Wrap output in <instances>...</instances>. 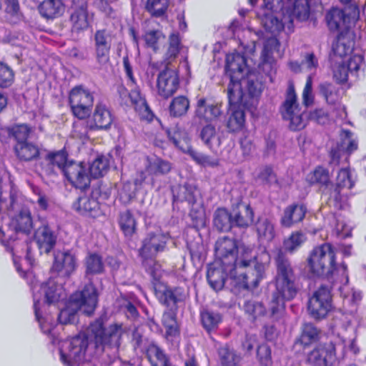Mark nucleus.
<instances>
[{
	"label": "nucleus",
	"mask_w": 366,
	"mask_h": 366,
	"mask_svg": "<svg viewBox=\"0 0 366 366\" xmlns=\"http://www.w3.org/2000/svg\"><path fill=\"white\" fill-rule=\"evenodd\" d=\"M47 303L52 304L66 298V293L62 286V282L55 281L51 277L41 286Z\"/></svg>",
	"instance_id": "29"
},
{
	"label": "nucleus",
	"mask_w": 366,
	"mask_h": 366,
	"mask_svg": "<svg viewBox=\"0 0 366 366\" xmlns=\"http://www.w3.org/2000/svg\"><path fill=\"white\" fill-rule=\"evenodd\" d=\"M341 144L331 149L330 162V164L337 166L340 164V159L346 152L348 154L357 149V141L354 134L349 130H342L341 134Z\"/></svg>",
	"instance_id": "17"
},
{
	"label": "nucleus",
	"mask_w": 366,
	"mask_h": 366,
	"mask_svg": "<svg viewBox=\"0 0 366 366\" xmlns=\"http://www.w3.org/2000/svg\"><path fill=\"white\" fill-rule=\"evenodd\" d=\"M172 164L167 160L159 157L148 159L147 171L152 175H164L168 174L172 169Z\"/></svg>",
	"instance_id": "45"
},
{
	"label": "nucleus",
	"mask_w": 366,
	"mask_h": 366,
	"mask_svg": "<svg viewBox=\"0 0 366 366\" xmlns=\"http://www.w3.org/2000/svg\"><path fill=\"white\" fill-rule=\"evenodd\" d=\"M125 331L122 323H114L104 328L103 320L99 318L90 324L87 335L80 333L63 343L59 350L61 362L67 365L80 364L89 346V338L98 352L106 348L117 349Z\"/></svg>",
	"instance_id": "1"
},
{
	"label": "nucleus",
	"mask_w": 366,
	"mask_h": 366,
	"mask_svg": "<svg viewBox=\"0 0 366 366\" xmlns=\"http://www.w3.org/2000/svg\"><path fill=\"white\" fill-rule=\"evenodd\" d=\"M168 137L175 147L182 151H186L187 147L189 146V138L184 131L180 130L179 128L175 127L168 131Z\"/></svg>",
	"instance_id": "58"
},
{
	"label": "nucleus",
	"mask_w": 366,
	"mask_h": 366,
	"mask_svg": "<svg viewBox=\"0 0 366 366\" xmlns=\"http://www.w3.org/2000/svg\"><path fill=\"white\" fill-rule=\"evenodd\" d=\"M119 224L124 234L131 237L137 230V222L132 213L126 210L120 212L119 216Z\"/></svg>",
	"instance_id": "44"
},
{
	"label": "nucleus",
	"mask_w": 366,
	"mask_h": 366,
	"mask_svg": "<svg viewBox=\"0 0 366 366\" xmlns=\"http://www.w3.org/2000/svg\"><path fill=\"white\" fill-rule=\"evenodd\" d=\"M110 158L108 156L99 155L89 168L90 176L94 178L103 177L109 171Z\"/></svg>",
	"instance_id": "46"
},
{
	"label": "nucleus",
	"mask_w": 366,
	"mask_h": 366,
	"mask_svg": "<svg viewBox=\"0 0 366 366\" xmlns=\"http://www.w3.org/2000/svg\"><path fill=\"white\" fill-rule=\"evenodd\" d=\"M320 93L328 104L335 106L339 102L338 89L331 83L323 82L319 86Z\"/></svg>",
	"instance_id": "56"
},
{
	"label": "nucleus",
	"mask_w": 366,
	"mask_h": 366,
	"mask_svg": "<svg viewBox=\"0 0 366 366\" xmlns=\"http://www.w3.org/2000/svg\"><path fill=\"white\" fill-rule=\"evenodd\" d=\"M307 181L311 184L327 185L330 183L329 172L322 167H317L312 172L308 174Z\"/></svg>",
	"instance_id": "61"
},
{
	"label": "nucleus",
	"mask_w": 366,
	"mask_h": 366,
	"mask_svg": "<svg viewBox=\"0 0 366 366\" xmlns=\"http://www.w3.org/2000/svg\"><path fill=\"white\" fill-rule=\"evenodd\" d=\"M255 228L259 238L263 240L269 242L274 237V225L267 217H262L258 218L255 224Z\"/></svg>",
	"instance_id": "47"
},
{
	"label": "nucleus",
	"mask_w": 366,
	"mask_h": 366,
	"mask_svg": "<svg viewBox=\"0 0 366 366\" xmlns=\"http://www.w3.org/2000/svg\"><path fill=\"white\" fill-rule=\"evenodd\" d=\"M31 132V128L25 124L1 129V134H5L9 137L13 138L16 142V144L28 141Z\"/></svg>",
	"instance_id": "38"
},
{
	"label": "nucleus",
	"mask_w": 366,
	"mask_h": 366,
	"mask_svg": "<svg viewBox=\"0 0 366 366\" xmlns=\"http://www.w3.org/2000/svg\"><path fill=\"white\" fill-rule=\"evenodd\" d=\"M227 97L229 107L247 106L249 101L244 92L239 80L229 81L227 86Z\"/></svg>",
	"instance_id": "28"
},
{
	"label": "nucleus",
	"mask_w": 366,
	"mask_h": 366,
	"mask_svg": "<svg viewBox=\"0 0 366 366\" xmlns=\"http://www.w3.org/2000/svg\"><path fill=\"white\" fill-rule=\"evenodd\" d=\"M113 122V117L106 105L97 104L92 115L90 129L92 130H107Z\"/></svg>",
	"instance_id": "25"
},
{
	"label": "nucleus",
	"mask_w": 366,
	"mask_h": 366,
	"mask_svg": "<svg viewBox=\"0 0 366 366\" xmlns=\"http://www.w3.org/2000/svg\"><path fill=\"white\" fill-rule=\"evenodd\" d=\"M279 47L280 42L274 37L268 38L264 41L261 54L262 64L263 66L271 67L272 54L274 51L279 52Z\"/></svg>",
	"instance_id": "48"
},
{
	"label": "nucleus",
	"mask_w": 366,
	"mask_h": 366,
	"mask_svg": "<svg viewBox=\"0 0 366 366\" xmlns=\"http://www.w3.org/2000/svg\"><path fill=\"white\" fill-rule=\"evenodd\" d=\"M69 102L73 114L79 119H84L92 112L94 94L83 86H76L69 92Z\"/></svg>",
	"instance_id": "7"
},
{
	"label": "nucleus",
	"mask_w": 366,
	"mask_h": 366,
	"mask_svg": "<svg viewBox=\"0 0 366 366\" xmlns=\"http://www.w3.org/2000/svg\"><path fill=\"white\" fill-rule=\"evenodd\" d=\"M242 87L247 94V99L257 97L262 92V83L258 79L257 75L254 72H249L246 77L239 79Z\"/></svg>",
	"instance_id": "34"
},
{
	"label": "nucleus",
	"mask_w": 366,
	"mask_h": 366,
	"mask_svg": "<svg viewBox=\"0 0 366 366\" xmlns=\"http://www.w3.org/2000/svg\"><path fill=\"white\" fill-rule=\"evenodd\" d=\"M145 8L152 16L160 17L167 9V0H147Z\"/></svg>",
	"instance_id": "63"
},
{
	"label": "nucleus",
	"mask_w": 366,
	"mask_h": 366,
	"mask_svg": "<svg viewBox=\"0 0 366 366\" xmlns=\"http://www.w3.org/2000/svg\"><path fill=\"white\" fill-rule=\"evenodd\" d=\"M307 267L314 277H335L337 281L341 277V282H349L347 265H335V252L329 243L315 247L307 259Z\"/></svg>",
	"instance_id": "4"
},
{
	"label": "nucleus",
	"mask_w": 366,
	"mask_h": 366,
	"mask_svg": "<svg viewBox=\"0 0 366 366\" xmlns=\"http://www.w3.org/2000/svg\"><path fill=\"white\" fill-rule=\"evenodd\" d=\"M326 20L331 31H340L344 34L349 31L351 24V16L345 11L338 8H332L326 15Z\"/></svg>",
	"instance_id": "21"
},
{
	"label": "nucleus",
	"mask_w": 366,
	"mask_h": 366,
	"mask_svg": "<svg viewBox=\"0 0 366 366\" xmlns=\"http://www.w3.org/2000/svg\"><path fill=\"white\" fill-rule=\"evenodd\" d=\"M245 69L246 60L243 55L233 53L227 56L225 71L231 81L239 80L242 78Z\"/></svg>",
	"instance_id": "22"
},
{
	"label": "nucleus",
	"mask_w": 366,
	"mask_h": 366,
	"mask_svg": "<svg viewBox=\"0 0 366 366\" xmlns=\"http://www.w3.org/2000/svg\"><path fill=\"white\" fill-rule=\"evenodd\" d=\"M222 114L220 107L217 104L209 103L205 98H199L197 102L195 117L205 122H211Z\"/></svg>",
	"instance_id": "27"
},
{
	"label": "nucleus",
	"mask_w": 366,
	"mask_h": 366,
	"mask_svg": "<svg viewBox=\"0 0 366 366\" xmlns=\"http://www.w3.org/2000/svg\"><path fill=\"white\" fill-rule=\"evenodd\" d=\"M189 108V101L184 96H179L172 99L169 105V114L174 117L184 115Z\"/></svg>",
	"instance_id": "55"
},
{
	"label": "nucleus",
	"mask_w": 366,
	"mask_h": 366,
	"mask_svg": "<svg viewBox=\"0 0 366 366\" xmlns=\"http://www.w3.org/2000/svg\"><path fill=\"white\" fill-rule=\"evenodd\" d=\"M200 138L211 149L217 148L220 146V139L216 134L214 126H212V124H207L202 129Z\"/></svg>",
	"instance_id": "53"
},
{
	"label": "nucleus",
	"mask_w": 366,
	"mask_h": 366,
	"mask_svg": "<svg viewBox=\"0 0 366 366\" xmlns=\"http://www.w3.org/2000/svg\"><path fill=\"white\" fill-rule=\"evenodd\" d=\"M14 153L19 161L31 162L36 159L40 154L37 144L31 142H24L14 146Z\"/></svg>",
	"instance_id": "30"
},
{
	"label": "nucleus",
	"mask_w": 366,
	"mask_h": 366,
	"mask_svg": "<svg viewBox=\"0 0 366 366\" xmlns=\"http://www.w3.org/2000/svg\"><path fill=\"white\" fill-rule=\"evenodd\" d=\"M320 330L312 323H305L301 327V335L295 342V347L299 346L307 347L319 340Z\"/></svg>",
	"instance_id": "31"
},
{
	"label": "nucleus",
	"mask_w": 366,
	"mask_h": 366,
	"mask_svg": "<svg viewBox=\"0 0 366 366\" xmlns=\"http://www.w3.org/2000/svg\"><path fill=\"white\" fill-rule=\"evenodd\" d=\"M355 184L348 167L342 168L337 173L336 182L334 187L341 189H351Z\"/></svg>",
	"instance_id": "62"
},
{
	"label": "nucleus",
	"mask_w": 366,
	"mask_h": 366,
	"mask_svg": "<svg viewBox=\"0 0 366 366\" xmlns=\"http://www.w3.org/2000/svg\"><path fill=\"white\" fill-rule=\"evenodd\" d=\"M310 6L308 0H295L291 14L287 16L288 24H292L294 19L305 21L309 19Z\"/></svg>",
	"instance_id": "36"
},
{
	"label": "nucleus",
	"mask_w": 366,
	"mask_h": 366,
	"mask_svg": "<svg viewBox=\"0 0 366 366\" xmlns=\"http://www.w3.org/2000/svg\"><path fill=\"white\" fill-rule=\"evenodd\" d=\"M129 103L134 107L140 119L147 121L152 120L153 114L138 87H135L131 90L129 98Z\"/></svg>",
	"instance_id": "26"
},
{
	"label": "nucleus",
	"mask_w": 366,
	"mask_h": 366,
	"mask_svg": "<svg viewBox=\"0 0 366 366\" xmlns=\"http://www.w3.org/2000/svg\"><path fill=\"white\" fill-rule=\"evenodd\" d=\"M277 274L276 290L270 300V311L272 316L282 311L285 302L293 300L300 290V284L294 269L287 254L281 249L275 251L274 257Z\"/></svg>",
	"instance_id": "2"
},
{
	"label": "nucleus",
	"mask_w": 366,
	"mask_h": 366,
	"mask_svg": "<svg viewBox=\"0 0 366 366\" xmlns=\"http://www.w3.org/2000/svg\"><path fill=\"white\" fill-rule=\"evenodd\" d=\"M329 204L337 209H343L347 206V195L344 189L332 187L330 190Z\"/></svg>",
	"instance_id": "52"
},
{
	"label": "nucleus",
	"mask_w": 366,
	"mask_h": 366,
	"mask_svg": "<svg viewBox=\"0 0 366 366\" xmlns=\"http://www.w3.org/2000/svg\"><path fill=\"white\" fill-rule=\"evenodd\" d=\"M282 117L285 119L290 120V127L292 130H300L305 127V121L302 117L297 104V97L293 88H290L287 98L282 106Z\"/></svg>",
	"instance_id": "11"
},
{
	"label": "nucleus",
	"mask_w": 366,
	"mask_h": 366,
	"mask_svg": "<svg viewBox=\"0 0 366 366\" xmlns=\"http://www.w3.org/2000/svg\"><path fill=\"white\" fill-rule=\"evenodd\" d=\"M94 48L96 61L101 66L107 64L110 59V51L113 42V36L107 29H99L94 36Z\"/></svg>",
	"instance_id": "13"
},
{
	"label": "nucleus",
	"mask_w": 366,
	"mask_h": 366,
	"mask_svg": "<svg viewBox=\"0 0 366 366\" xmlns=\"http://www.w3.org/2000/svg\"><path fill=\"white\" fill-rule=\"evenodd\" d=\"M63 174L70 184L77 189H85L90 185L91 176L89 168L83 162L71 160L67 163Z\"/></svg>",
	"instance_id": "12"
},
{
	"label": "nucleus",
	"mask_w": 366,
	"mask_h": 366,
	"mask_svg": "<svg viewBox=\"0 0 366 366\" xmlns=\"http://www.w3.org/2000/svg\"><path fill=\"white\" fill-rule=\"evenodd\" d=\"M147 357L152 366H168L167 355L154 343H151L147 347Z\"/></svg>",
	"instance_id": "43"
},
{
	"label": "nucleus",
	"mask_w": 366,
	"mask_h": 366,
	"mask_svg": "<svg viewBox=\"0 0 366 366\" xmlns=\"http://www.w3.org/2000/svg\"><path fill=\"white\" fill-rule=\"evenodd\" d=\"M335 358V347L332 342L320 345L307 356V362L315 366L332 365Z\"/></svg>",
	"instance_id": "18"
},
{
	"label": "nucleus",
	"mask_w": 366,
	"mask_h": 366,
	"mask_svg": "<svg viewBox=\"0 0 366 366\" xmlns=\"http://www.w3.org/2000/svg\"><path fill=\"white\" fill-rule=\"evenodd\" d=\"M167 237L161 233L150 232L142 241L139 254L144 260L154 257L166 247Z\"/></svg>",
	"instance_id": "16"
},
{
	"label": "nucleus",
	"mask_w": 366,
	"mask_h": 366,
	"mask_svg": "<svg viewBox=\"0 0 366 366\" xmlns=\"http://www.w3.org/2000/svg\"><path fill=\"white\" fill-rule=\"evenodd\" d=\"M179 78L176 70L167 67L157 76V92L164 99L172 97L178 89Z\"/></svg>",
	"instance_id": "15"
},
{
	"label": "nucleus",
	"mask_w": 366,
	"mask_h": 366,
	"mask_svg": "<svg viewBox=\"0 0 366 366\" xmlns=\"http://www.w3.org/2000/svg\"><path fill=\"white\" fill-rule=\"evenodd\" d=\"M353 36L351 31L340 34L336 43L332 46L334 54L342 58L351 54L355 45Z\"/></svg>",
	"instance_id": "32"
},
{
	"label": "nucleus",
	"mask_w": 366,
	"mask_h": 366,
	"mask_svg": "<svg viewBox=\"0 0 366 366\" xmlns=\"http://www.w3.org/2000/svg\"><path fill=\"white\" fill-rule=\"evenodd\" d=\"M35 239L41 253L48 254L56 244V235L48 224H43L36 230Z\"/></svg>",
	"instance_id": "24"
},
{
	"label": "nucleus",
	"mask_w": 366,
	"mask_h": 366,
	"mask_svg": "<svg viewBox=\"0 0 366 366\" xmlns=\"http://www.w3.org/2000/svg\"><path fill=\"white\" fill-rule=\"evenodd\" d=\"M201 317L202 325L207 331H210L217 327L221 321V316L219 313L210 311L203 312Z\"/></svg>",
	"instance_id": "64"
},
{
	"label": "nucleus",
	"mask_w": 366,
	"mask_h": 366,
	"mask_svg": "<svg viewBox=\"0 0 366 366\" xmlns=\"http://www.w3.org/2000/svg\"><path fill=\"white\" fill-rule=\"evenodd\" d=\"M17 214L14 215L10 221L9 227L16 234H30L34 229V222L31 211L26 207L16 209Z\"/></svg>",
	"instance_id": "20"
},
{
	"label": "nucleus",
	"mask_w": 366,
	"mask_h": 366,
	"mask_svg": "<svg viewBox=\"0 0 366 366\" xmlns=\"http://www.w3.org/2000/svg\"><path fill=\"white\" fill-rule=\"evenodd\" d=\"M77 267L76 257L71 251H58L54 253L51 272L59 278L68 279Z\"/></svg>",
	"instance_id": "14"
},
{
	"label": "nucleus",
	"mask_w": 366,
	"mask_h": 366,
	"mask_svg": "<svg viewBox=\"0 0 366 366\" xmlns=\"http://www.w3.org/2000/svg\"><path fill=\"white\" fill-rule=\"evenodd\" d=\"M197 192L195 185L189 183L179 185L173 189L174 199L180 202L186 201L189 204H194L196 202Z\"/></svg>",
	"instance_id": "37"
},
{
	"label": "nucleus",
	"mask_w": 366,
	"mask_h": 366,
	"mask_svg": "<svg viewBox=\"0 0 366 366\" xmlns=\"http://www.w3.org/2000/svg\"><path fill=\"white\" fill-rule=\"evenodd\" d=\"M39 9L41 16L46 19L56 18L64 11V6L61 0H44Z\"/></svg>",
	"instance_id": "35"
},
{
	"label": "nucleus",
	"mask_w": 366,
	"mask_h": 366,
	"mask_svg": "<svg viewBox=\"0 0 366 366\" xmlns=\"http://www.w3.org/2000/svg\"><path fill=\"white\" fill-rule=\"evenodd\" d=\"M70 20L73 24V28L76 30H83L89 26L86 3H82L78 8L74 9Z\"/></svg>",
	"instance_id": "42"
},
{
	"label": "nucleus",
	"mask_w": 366,
	"mask_h": 366,
	"mask_svg": "<svg viewBox=\"0 0 366 366\" xmlns=\"http://www.w3.org/2000/svg\"><path fill=\"white\" fill-rule=\"evenodd\" d=\"M213 223L219 231L228 232L233 227L232 215L225 208H218L214 212Z\"/></svg>",
	"instance_id": "39"
},
{
	"label": "nucleus",
	"mask_w": 366,
	"mask_h": 366,
	"mask_svg": "<svg viewBox=\"0 0 366 366\" xmlns=\"http://www.w3.org/2000/svg\"><path fill=\"white\" fill-rule=\"evenodd\" d=\"M242 308L252 321L260 319L267 313L264 304L254 300H244Z\"/></svg>",
	"instance_id": "40"
},
{
	"label": "nucleus",
	"mask_w": 366,
	"mask_h": 366,
	"mask_svg": "<svg viewBox=\"0 0 366 366\" xmlns=\"http://www.w3.org/2000/svg\"><path fill=\"white\" fill-rule=\"evenodd\" d=\"M74 206L81 214L86 215L98 208V202L94 198L82 196Z\"/></svg>",
	"instance_id": "60"
},
{
	"label": "nucleus",
	"mask_w": 366,
	"mask_h": 366,
	"mask_svg": "<svg viewBox=\"0 0 366 366\" xmlns=\"http://www.w3.org/2000/svg\"><path fill=\"white\" fill-rule=\"evenodd\" d=\"M154 293L159 301L167 307L162 315V322L166 328L167 336H176L179 334L177 322V304L185 299L184 290L180 287L171 289L159 283L154 286Z\"/></svg>",
	"instance_id": "5"
},
{
	"label": "nucleus",
	"mask_w": 366,
	"mask_h": 366,
	"mask_svg": "<svg viewBox=\"0 0 366 366\" xmlns=\"http://www.w3.org/2000/svg\"><path fill=\"white\" fill-rule=\"evenodd\" d=\"M306 236L304 233L300 231L292 232L290 236L284 240L283 248L285 251L280 248L286 254V252L293 254L297 251L302 244L305 242ZM277 248L274 252L277 249Z\"/></svg>",
	"instance_id": "49"
},
{
	"label": "nucleus",
	"mask_w": 366,
	"mask_h": 366,
	"mask_svg": "<svg viewBox=\"0 0 366 366\" xmlns=\"http://www.w3.org/2000/svg\"><path fill=\"white\" fill-rule=\"evenodd\" d=\"M165 36L159 30H151L144 35V40L146 45L157 51L161 44L164 42Z\"/></svg>",
	"instance_id": "59"
},
{
	"label": "nucleus",
	"mask_w": 366,
	"mask_h": 366,
	"mask_svg": "<svg viewBox=\"0 0 366 366\" xmlns=\"http://www.w3.org/2000/svg\"><path fill=\"white\" fill-rule=\"evenodd\" d=\"M182 44L181 39L177 32H173L169 36L168 46L165 53V59L167 64L171 63L178 56Z\"/></svg>",
	"instance_id": "50"
},
{
	"label": "nucleus",
	"mask_w": 366,
	"mask_h": 366,
	"mask_svg": "<svg viewBox=\"0 0 366 366\" xmlns=\"http://www.w3.org/2000/svg\"><path fill=\"white\" fill-rule=\"evenodd\" d=\"M70 161L67 152L63 149L49 152L41 162V172L47 177H56L59 173L64 174Z\"/></svg>",
	"instance_id": "10"
},
{
	"label": "nucleus",
	"mask_w": 366,
	"mask_h": 366,
	"mask_svg": "<svg viewBox=\"0 0 366 366\" xmlns=\"http://www.w3.org/2000/svg\"><path fill=\"white\" fill-rule=\"evenodd\" d=\"M239 262L234 267L239 275V284L244 289L253 290L265 277V265L269 262V254L265 249L256 252L252 247L245 245L239 247Z\"/></svg>",
	"instance_id": "3"
},
{
	"label": "nucleus",
	"mask_w": 366,
	"mask_h": 366,
	"mask_svg": "<svg viewBox=\"0 0 366 366\" xmlns=\"http://www.w3.org/2000/svg\"><path fill=\"white\" fill-rule=\"evenodd\" d=\"M239 210L232 216L233 227L246 228L254 220V212L249 204L240 203L238 205Z\"/></svg>",
	"instance_id": "33"
},
{
	"label": "nucleus",
	"mask_w": 366,
	"mask_h": 366,
	"mask_svg": "<svg viewBox=\"0 0 366 366\" xmlns=\"http://www.w3.org/2000/svg\"><path fill=\"white\" fill-rule=\"evenodd\" d=\"M97 304V289L92 283L89 282L81 291L71 295L68 305L59 312L58 320L63 325L74 323L78 310L90 315L94 312Z\"/></svg>",
	"instance_id": "6"
},
{
	"label": "nucleus",
	"mask_w": 366,
	"mask_h": 366,
	"mask_svg": "<svg viewBox=\"0 0 366 366\" xmlns=\"http://www.w3.org/2000/svg\"><path fill=\"white\" fill-rule=\"evenodd\" d=\"M307 213V207L303 204L295 203L288 205L284 209L280 219L282 227L290 228L302 222Z\"/></svg>",
	"instance_id": "23"
},
{
	"label": "nucleus",
	"mask_w": 366,
	"mask_h": 366,
	"mask_svg": "<svg viewBox=\"0 0 366 366\" xmlns=\"http://www.w3.org/2000/svg\"><path fill=\"white\" fill-rule=\"evenodd\" d=\"M246 107H230L232 113L227 125L230 132H237L243 127L245 122L244 108Z\"/></svg>",
	"instance_id": "41"
},
{
	"label": "nucleus",
	"mask_w": 366,
	"mask_h": 366,
	"mask_svg": "<svg viewBox=\"0 0 366 366\" xmlns=\"http://www.w3.org/2000/svg\"><path fill=\"white\" fill-rule=\"evenodd\" d=\"M227 276L236 277L237 272H234V267L230 270L226 269V265L217 264V261L214 264L208 267L207 278L211 287L214 290H220L223 288Z\"/></svg>",
	"instance_id": "19"
},
{
	"label": "nucleus",
	"mask_w": 366,
	"mask_h": 366,
	"mask_svg": "<svg viewBox=\"0 0 366 366\" xmlns=\"http://www.w3.org/2000/svg\"><path fill=\"white\" fill-rule=\"evenodd\" d=\"M287 23L288 19L286 16H284L282 20H280L272 14H266L262 19L264 29L272 34L282 31Z\"/></svg>",
	"instance_id": "54"
},
{
	"label": "nucleus",
	"mask_w": 366,
	"mask_h": 366,
	"mask_svg": "<svg viewBox=\"0 0 366 366\" xmlns=\"http://www.w3.org/2000/svg\"><path fill=\"white\" fill-rule=\"evenodd\" d=\"M218 355L222 366H236L241 360V357L234 350L227 347H220Z\"/></svg>",
	"instance_id": "57"
},
{
	"label": "nucleus",
	"mask_w": 366,
	"mask_h": 366,
	"mask_svg": "<svg viewBox=\"0 0 366 366\" xmlns=\"http://www.w3.org/2000/svg\"><path fill=\"white\" fill-rule=\"evenodd\" d=\"M215 257L217 264L226 265V269H232L237 264L239 255L237 256L238 247L237 242L233 238L222 237L217 239L215 244Z\"/></svg>",
	"instance_id": "8"
},
{
	"label": "nucleus",
	"mask_w": 366,
	"mask_h": 366,
	"mask_svg": "<svg viewBox=\"0 0 366 366\" xmlns=\"http://www.w3.org/2000/svg\"><path fill=\"white\" fill-rule=\"evenodd\" d=\"M332 309V295L330 289L322 285L310 298L307 310L310 315L316 320L326 317Z\"/></svg>",
	"instance_id": "9"
},
{
	"label": "nucleus",
	"mask_w": 366,
	"mask_h": 366,
	"mask_svg": "<svg viewBox=\"0 0 366 366\" xmlns=\"http://www.w3.org/2000/svg\"><path fill=\"white\" fill-rule=\"evenodd\" d=\"M84 265L86 274H101L104 268L102 257L96 253H89L86 257Z\"/></svg>",
	"instance_id": "51"
}]
</instances>
